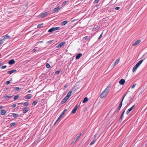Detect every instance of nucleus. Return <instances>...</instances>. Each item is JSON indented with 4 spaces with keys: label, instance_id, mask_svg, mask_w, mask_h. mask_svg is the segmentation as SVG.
Listing matches in <instances>:
<instances>
[{
    "label": "nucleus",
    "instance_id": "obj_50",
    "mask_svg": "<svg viewBox=\"0 0 147 147\" xmlns=\"http://www.w3.org/2000/svg\"><path fill=\"white\" fill-rule=\"evenodd\" d=\"M135 105H133L130 108V109L132 110L134 107Z\"/></svg>",
    "mask_w": 147,
    "mask_h": 147
},
{
    "label": "nucleus",
    "instance_id": "obj_54",
    "mask_svg": "<svg viewBox=\"0 0 147 147\" xmlns=\"http://www.w3.org/2000/svg\"><path fill=\"white\" fill-rule=\"evenodd\" d=\"M124 97H125V96H124L123 97V98H122V100H121V101H123V100Z\"/></svg>",
    "mask_w": 147,
    "mask_h": 147
},
{
    "label": "nucleus",
    "instance_id": "obj_40",
    "mask_svg": "<svg viewBox=\"0 0 147 147\" xmlns=\"http://www.w3.org/2000/svg\"><path fill=\"white\" fill-rule=\"evenodd\" d=\"M123 115H123V114H121V117H120V120H121V121L123 119L122 118H123Z\"/></svg>",
    "mask_w": 147,
    "mask_h": 147
},
{
    "label": "nucleus",
    "instance_id": "obj_58",
    "mask_svg": "<svg viewBox=\"0 0 147 147\" xmlns=\"http://www.w3.org/2000/svg\"><path fill=\"white\" fill-rule=\"evenodd\" d=\"M2 65V63H0V66H1Z\"/></svg>",
    "mask_w": 147,
    "mask_h": 147
},
{
    "label": "nucleus",
    "instance_id": "obj_29",
    "mask_svg": "<svg viewBox=\"0 0 147 147\" xmlns=\"http://www.w3.org/2000/svg\"><path fill=\"white\" fill-rule=\"evenodd\" d=\"M19 97V96L18 94L15 96L14 97V100H16Z\"/></svg>",
    "mask_w": 147,
    "mask_h": 147
},
{
    "label": "nucleus",
    "instance_id": "obj_33",
    "mask_svg": "<svg viewBox=\"0 0 147 147\" xmlns=\"http://www.w3.org/2000/svg\"><path fill=\"white\" fill-rule=\"evenodd\" d=\"M29 102H26L24 103V105L25 106H26L29 105Z\"/></svg>",
    "mask_w": 147,
    "mask_h": 147
},
{
    "label": "nucleus",
    "instance_id": "obj_31",
    "mask_svg": "<svg viewBox=\"0 0 147 147\" xmlns=\"http://www.w3.org/2000/svg\"><path fill=\"white\" fill-rule=\"evenodd\" d=\"M120 59L119 58L117 59L116 60V61H115V65L116 64H117L119 62V61Z\"/></svg>",
    "mask_w": 147,
    "mask_h": 147
},
{
    "label": "nucleus",
    "instance_id": "obj_32",
    "mask_svg": "<svg viewBox=\"0 0 147 147\" xmlns=\"http://www.w3.org/2000/svg\"><path fill=\"white\" fill-rule=\"evenodd\" d=\"M67 111V109H65L63 110V111L62 113H61V115H64L65 113Z\"/></svg>",
    "mask_w": 147,
    "mask_h": 147
},
{
    "label": "nucleus",
    "instance_id": "obj_26",
    "mask_svg": "<svg viewBox=\"0 0 147 147\" xmlns=\"http://www.w3.org/2000/svg\"><path fill=\"white\" fill-rule=\"evenodd\" d=\"M12 115L13 117L14 118H16L18 117V115L16 113H13Z\"/></svg>",
    "mask_w": 147,
    "mask_h": 147
},
{
    "label": "nucleus",
    "instance_id": "obj_8",
    "mask_svg": "<svg viewBox=\"0 0 147 147\" xmlns=\"http://www.w3.org/2000/svg\"><path fill=\"white\" fill-rule=\"evenodd\" d=\"M60 8L61 7H60V6H59L57 7L54 8V9L53 10V13H55L56 12L58 11L59 10H60Z\"/></svg>",
    "mask_w": 147,
    "mask_h": 147
},
{
    "label": "nucleus",
    "instance_id": "obj_49",
    "mask_svg": "<svg viewBox=\"0 0 147 147\" xmlns=\"http://www.w3.org/2000/svg\"><path fill=\"white\" fill-rule=\"evenodd\" d=\"M11 106L12 107L14 108L16 106V104H13V105H11Z\"/></svg>",
    "mask_w": 147,
    "mask_h": 147
},
{
    "label": "nucleus",
    "instance_id": "obj_63",
    "mask_svg": "<svg viewBox=\"0 0 147 147\" xmlns=\"http://www.w3.org/2000/svg\"><path fill=\"white\" fill-rule=\"evenodd\" d=\"M28 3H27V5H26V6H27V5H28Z\"/></svg>",
    "mask_w": 147,
    "mask_h": 147
},
{
    "label": "nucleus",
    "instance_id": "obj_9",
    "mask_svg": "<svg viewBox=\"0 0 147 147\" xmlns=\"http://www.w3.org/2000/svg\"><path fill=\"white\" fill-rule=\"evenodd\" d=\"M65 44V42H62L59 44L56 47V48L61 47L63 46Z\"/></svg>",
    "mask_w": 147,
    "mask_h": 147
},
{
    "label": "nucleus",
    "instance_id": "obj_17",
    "mask_svg": "<svg viewBox=\"0 0 147 147\" xmlns=\"http://www.w3.org/2000/svg\"><path fill=\"white\" fill-rule=\"evenodd\" d=\"M82 55V53H79L76 56V59H79Z\"/></svg>",
    "mask_w": 147,
    "mask_h": 147
},
{
    "label": "nucleus",
    "instance_id": "obj_27",
    "mask_svg": "<svg viewBox=\"0 0 147 147\" xmlns=\"http://www.w3.org/2000/svg\"><path fill=\"white\" fill-rule=\"evenodd\" d=\"M16 123L15 122L11 123L10 124V126L11 127H13L16 125Z\"/></svg>",
    "mask_w": 147,
    "mask_h": 147
},
{
    "label": "nucleus",
    "instance_id": "obj_46",
    "mask_svg": "<svg viewBox=\"0 0 147 147\" xmlns=\"http://www.w3.org/2000/svg\"><path fill=\"white\" fill-rule=\"evenodd\" d=\"M62 116L63 115H62L61 114L60 115V116H59V117L58 118L57 120H59L61 118Z\"/></svg>",
    "mask_w": 147,
    "mask_h": 147
},
{
    "label": "nucleus",
    "instance_id": "obj_37",
    "mask_svg": "<svg viewBox=\"0 0 147 147\" xmlns=\"http://www.w3.org/2000/svg\"><path fill=\"white\" fill-rule=\"evenodd\" d=\"M4 40L3 39H1L0 40V46H1V45L3 43Z\"/></svg>",
    "mask_w": 147,
    "mask_h": 147
},
{
    "label": "nucleus",
    "instance_id": "obj_4",
    "mask_svg": "<svg viewBox=\"0 0 147 147\" xmlns=\"http://www.w3.org/2000/svg\"><path fill=\"white\" fill-rule=\"evenodd\" d=\"M61 28L60 27H53L49 29L48 31V32L50 33L51 32L53 31L58 30H59L61 29Z\"/></svg>",
    "mask_w": 147,
    "mask_h": 147
},
{
    "label": "nucleus",
    "instance_id": "obj_45",
    "mask_svg": "<svg viewBox=\"0 0 147 147\" xmlns=\"http://www.w3.org/2000/svg\"><path fill=\"white\" fill-rule=\"evenodd\" d=\"M120 7H117L115 8V9L116 10H118L119 9Z\"/></svg>",
    "mask_w": 147,
    "mask_h": 147
},
{
    "label": "nucleus",
    "instance_id": "obj_44",
    "mask_svg": "<svg viewBox=\"0 0 147 147\" xmlns=\"http://www.w3.org/2000/svg\"><path fill=\"white\" fill-rule=\"evenodd\" d=\"M136 84H134V85L132 86L131 87V89H133V88H134L135 87V86H136Z\"/></svg>",
    "mask_w": 147,
    "mask_h": 147
},
{
    "label": "nucleus",
    "instance_id": "obj_16",
    "mask_svg": "<svg viewBox=\"0 0 147 147\" xmlns=\"http://www.w3.org/2000/svg\"><path fill=\"white\" fill-rule=\"evenodd\" d=\"M68 98L66 97H65L63 100L61 101V103L62 104H63L65 103L67 100Z\"/></svg>",
    "mask_w": 147,
    "mask_h": 147
},
{
    "label": "nucleus",
    "instance_id": "obj_35",
    "mask_svg": "<svg viewBox=\"0 0 147 147\" xmlns=\"http://www.w3.org/2000/svg\"><path fill=\"white\" fill-rule=\"evenodd\" d=\"M46 67L48 68L51 67V66L48 63H47L46 65Z\"/></svg>",
    "mask_w": 147,
    "mask_h": 147
},
{
    "label": "nucleus",
    "instance_id": "obj_2",
    "mask_svg": "<svg viewBox=\"0 0 147 147\" xmlns=\"http://www.w3.org/2000/svg\"><path fill=\"white\" fill-rule=\"evenodd\" d=\"M143 61V59L141 60L140 61L135 65L134 66L132 69L133 72H134L137 69Z\"/></svg>",
    "mask_w": 147,
    "mask_h": 147
},
{
    "label": "nucleus",
    "instance_id": "obj_55",
    "mask_svg": "<svg viewBox=\"0 0 147 147\" xmlns=\"http://www.w3.org/2000/svg\"><path fill=\"white\" fill-rule=\"evenodd\" d=\"M3 107L2 106H0V109L2 108Z\"/></svg>",
    "mask_w": 147,
    "mask_h": 147
},
{
    "label": "nucleus",
    "instance_id": "obj_11",
    "mask_svg": "<svg viewBox=\"0 0 147 147\" xmlns=\"http://www.w3.org/2000/svg\"><path fill=\"white\" fill-rule=\"evenodd\" d=\"M141 42V40H138L136 41L132 45V46H135L137 45L138 44L140 43Z\"/></svg>",
    "mask_w": 147,
    "mask_h": 147
},
{
    "label": "nucleus",
    "instance_id": "obj_64",
    "mask_svg": "<svg viewBox=\"0 0 147 147\" xmlns=\"http://www.w3.org/2000/svg\"><path fill=\"white\" fill-rule=\"evenodd\" d=\"M1 136V135L0 134V137Z\"/></svg>",
    "mask_w": 147,
    "mask_h": 147
},
{
    "label": "nucleus",
    "instance_id": "obj_43",
    "mask_svg": "<svg viewBox=\"0 0 147 147\" xmlns=\"http://www.w3.org/2000/svg\"><path fill=\"white\" fill-rule=\"evenodd\" d=\"M60 72V71H57L55 72V74H58Z\"/></svg>",
    "mask_w": 147,
    "mask_h": 147
},
{
    "label": "nucleus",
    "instance_id": "obj_12",
    "mask_svg": "<svg viewBox=\"0 0 147 147\" xmlns=\"http://www.w3.org/2000/svg\"><path fill=\"white\" fill-rule=\"evenodd\" d=\"M15 62L13 59H12L9 61L8 62V63L10 65H12L15 63Z\"/></svg>",
    "mask_w": 147,
    "mask_h": 147
},
{
    "label": "nucleus",
    "instance_id": "obj_34",
    "mask_svg": "<svg viewBox=\"0 0 147 147\" xmlns=\"http://www.w3.org/2000/svg\"><path fill=\"white\" fill-rule=\"evenodd\" d=\"M43 25V24H39L37 25L38 28H40L42 25Z\"/></svg>",
    "mask_w": 147,
    "mask_h": 147
},
{
    "label": "nucleus",
    "instance_id": "obj_38",
    "mask_svg": "<svg viewBox=\"0 0 147 147\" xmlns=\"http://www.w3.org/2000/svg\"><path fill=\"white\" fill-rule=\"evenodd\" d=\"M122 101H121V102L120 103L119 105V106L118 107L121 108V106H122Z\"/></svg>",
    "mask_w": 147,
    "mask_h": 147
},
{
    "label": "nucleus",
    "instance_id": "obj_22",
    "mask_svg": "<svg viewBox=\"0 0 147 147\" xmlns=\"http://www.w3.org/2000/svg\"><path fill=\"white\" fill-rule=\"evenodd\" d=\"M6 111L5 110H2L1 111V114L2 115H5L6 113Z\"/></svg>",
    "mask_w": 147,
    "mask_h": 147
},
{
    "label": "nucleus",
    "instance_id": "obj_5",
    "mask_svg": "<svg viewBox=\"0 0 147 147\" xmlns=\"http://www.w3.org/2000/svg\"><path fill=\"white\" fill-rule=\"evenodd\" d=\"M79 105H76L75 107L74 108V109L72 110V113H75L77 109L79 107Z\"/></svg>",
    "mask_w": 147,
    "mask_h": 147
},
{
    "label": "nucleus",
    "instance_id": "obj_52",
    "mask_svg": "<svg viewBox=\"0 0 147 147\" xmlns=\"http://www.w3.org/2000/svg\"><path fill=\"white\" fill-rule=\"evenodd\" d=\"M67 87V86L66 85H65L64 86V89H65Z\"/></svg>",
    "mask_w": 147,
    "mask_h": 147
},
{
    "label": "nucleus",
    "instance_id": "obj_48",
    "mask_svg": "<svg viewBox=\"0 0 147 147\" xmlns=\"http://www.w3.org/2000/svg\"><path fill=\"white\" fill-rule=\"evenodd\" d=\"M10 83V81H7L6 82V84L7 85H8V84H9Z\"/></svg>",
    "mask_w": 147,
    "mask_h": 147
},
{
    "label": "nucleus",
    "instance_id": "obj_60",
    "mask_svg": "<svg viewBox=\"0 0 147 147\" xmlns=\"http://www.w3.org/2000/svg\"><path fill=\"white\" fill-rule=\"evenodd\" d=\"M127 93H126L125 94V95H124V96H125L127 94Z\"/></svg>",
    "mask_w": 147,
    "mask_h": 147
},
{
    "label": "nucleus",
    "instance_id": "obj_36",
    "mask_svg": "<svg viewBox=\"0 0 147 147\" xmlns=\"http://www.w3.org/2000/svg\"><path fill=\"white\" fill-rule=\"evenodd\" d=\"M132 110L130 108H129V109H128L127 110V112H126V114H128Z\"/></svg>",
    "mask_w": 147,
    "mask_h": 147
},
{
    "label": "nucleus",
    "instance_id": "obj_59",
    "mask_svg": "<svg viewBox=\"0 0 147 147\" xmlns=\"http://www.w3.org/2000/svg\"><path fill=\"white\" fill-rule=\"evenodd\" d=\"M8 89V88H6V90H7Z\"/></svg>",
    "mask_w": 147,
    "mask_h": 147
},
{
    "label": "nucleus",
    "instance_id": "obj_57",
    "mask_svg": "<svg viewBox=\"0 0 147 147\" xmlns=\"http://www.w3.org/2000/svg\"><path fill=\"white\" fill-rule=\"evenodd\" d=\"M30 91H31V90H29L28 91V93H29V92H30Z\"/></svg>",
    "mask_w": 147,
    "mask_h": 147
},
{
    "label": "nucleus",
    "instance_id": "obj_7",
    "mask_svg": "<svg viewBox=\"0 0 147 147\" xmlns=\"http://www.w3.org/2000/svg\"><path fill=\"white\" fill-rule=\"evenodd\" d=\"M48 12H46L43 13H41L40 17L41 18H42L46 17L48 14Z\"/></svg>",
    "mask_w": 147,
    "mask_h": 147
},
{
    "label": "nucleus",
    "instance_id": "obj_30",
    "mask_svg": "<svg viewBox=\"0 0 147 147\" xmlns=\"http://www.w3.org/2000/svg\"><path fill=\"white\" fill-rule=\"evenodd\" d=\"M20 89V88L19 87H17L14 88V90H15V91H18Z\"/></svg>",
    "mask_w": 147,
    "mask_h": 147
},
{
    "label": "nucleus",
    "instance_id": "obj_15",
    "mask_svg": "<svg viewBox=\"0 0 147 147\" xmlns=\"http://www.w3.org/2000/svg\"><path fill=\"white\" fill-rule=\"evenodd\" d=\"M72 91H70L67 94V96H66V97H67L68 99L69 98V97L71 96V94L72 93Z\"/></svg>",
    "mask_w": 147,
    "mask_h": 147
},
{
    "label": "nucleus",
    "instance_id": "obj_39",
    "mask_svg": "<svg viewBox=\"0 0 147 147\" xmlns=\"http://www.w3.org/2000/svg\"><path fill=\"white\" fill-rule=\"evenodd\" d=\"M99 1H100V0H95L94 1V4L97 3L99 2Z\"/></svg>",
    "mask_w": 147,
    "mask_h": 147
},
{
    "label": "nucleus",
    "instance_id": "obj_41",
    "mask_svg": "<svg viewBox=\"0 0 147 147\" xmlns=\"http://www.w3.org/2000/svg\"><path fill=\"white\" fill-rule=\"evenodd\" d=\"M66 3H67V2H66V1H64V2L63 3H62V5L63 6H65V4H66Z\"/></svg>",
    "mask_w": 147,
    "mask_h": 147
},
{
    "label": "nucleus",
    "instance_id": "obj_6",
    "mask_svg": "<svg viewBox=\"0 0 147 147\" xmlns=\"http://www.w3.org/2000/svg\"><path fill=\"white\" fill-rule=\"evenodd\" d=\"M91 38L90 37V36H86L84 37L83 38V39L85 41H84V42H86V41L88 40L89 41L91 39Z\"/></svg>",
    "mask_w": 147,
    "mask_h": 147
},
{
    "label": "nucleus",
    "instance_id": "obj_3",
    "mask_svg": "<svg viewBox=\"0 0 147 147\" xmlns=\"http://www.w3.org/2000/svg\"><path fill=\"white\" fill-rule=\"evenodd\" d=\"M82 134L81 133L79 135L76 137H74L72 139V141L70 143V145H73L78 140L80 136Z\"/></svg>",
    "mask_w": 147,
    "mask_h": 147
},
{
    "label": "nucleus",
    "instance_id": "obj_25",
    "mask_svg": "<svg viewBox=\"0 0 147 147\" xmlns=\"http://www.w3.org/2000/svg\"><path fill=\"white\" fill-rule=\"evenodd\" d=\"M88 98L87 97H85L84 98V100H83L82 101V102L83 103H85L86 102L88 101Z\"/></svg>",
    "mask_w": 147,
    "mask_h": 147
},
{
    "label": "nucleus",
    "instance_id": "obj_56",
    "mask_svg": "<svg viewBox=\"0 0 147 147\" xmlns=\"http://www.w3.org/2000/svg\"><path fill=\"white\" fill-rule=\"evenodd\" d=\"M96 134H95L94 135V138H95L96 137Z\"/></svg>",
    "mask_w": 147,
    "mask_h": 147
},
{
    "label": "nucleus",
    "instance_id": "obj_61",
    "mask_svg": "<svg viewBox=\"0 0 147 147\" xmlns=\"http://www.w3.org/2000/svg\"><path fill=\"white\" fill-rule=\"evenodd\" d=\"M58 121V120H57H57H56V121H55L56 123H57Z\"/></svg>",
    "mask_w": 147,
    "mask_h": 147
},
{
    "label": "nucleus",
    "instance_id": "obj_42",
    "mask_svg": "<svg viewBox=\"0 0 147 147\" xmlns=\"http://www.w3.org/2000/svg\"><path fill=\"white\" fill-rule=\"evenodd\" d=\"M7 67L6 65H4L1 67V68L2 69H5Z\"/></svg>",
    "mask_w": 147,
    "mask_h": 147
},
{
    "label": "nucleus",
    "instance_id": "obj_28",
    "mask_svg": "<svg viewBox=\"0 0 147 147\" xmlns=\"http://www.w3.org/2000/svg\"><path fill=\"white\" fill-rule=\"evenodd\" d=\"M37 102L36 100H35L32 103V105L34 106H35L37 104Z\"/></svg>",
    "mask_w": 147,
    "mask_h": 147
},
{
    "label": "nucleus",
    "instance_id": "obj_13",
    "mask_svg": "<svg viewBox=\"0 0 147 147\" xmlns=\"http://www.w3.org/2000/svg\"><path fill=\"white\" fill-rule=\"evenodd\" d=\"M125 82V80L124 79H121L119 81V83L121 85H123L124 84Z\"/></svg>",
    "mask_w": 147,
    "mask_h": 147
},
{
    "label": "nucleus",
    "instance_id": "obj_1",
    "mask_svg": "<svg viewBox=\"0 0 147 147\" xmlns=\"http://www.w3.org/2000/svg\"><path fill=\"white\" fill-rule=\"evenodd\" d=\"M109 88L107 86L105 89L102 92L100 96V97L101 98H103L105 97L107 94L109 92Z\"/></svg>",
    "mask_w": 147,
    "mask_h": 147
},
{
    "label": "nucleus",
    "instance_id": "obj_18",
    "mask_svg": "<svg viewBox=\"0 0 147 147\" xmlns=\"http://www.w3.org/2000/svg\"><path fill=\"white\" fill-rule=\"evenodd\" d=\"M32 96L31 94H28L26 96V99H30L31 98Z\"/></svg>",
    "mask_w": 147,
    "mask_h": 147
},
{
    "label": "nucleus",
    "instance_id": "obj_23",
    "mask_svg": "<svg viewBox=\"0 0 147 147\" xmlns=\"http://www.w3.org/2000/svg\"><path fill=\"white\" fill-rule=\"evenodd\" d=\"M120 109V108L118 107L117 108V110L115 111L114 113L115 114L116 113V114H117L118 113H119Z\"/></svg>",
    "mask_w": 147,
    "mask_h": 147
},
{
    "label": "nucleus",
    "instance_id": "obj_19",
    "mask_svg": "<svg viewBox=\"0 0 147 147\" xmlns=\"http://www.w3.org/2000/svg\"><path fill=\"white\" fill-rule=\"evenodd\" d=\"M68 22V21L67 20L64 21L61 23V25L62 26L64 25L67 24Z\"/></svg>",
    "mask_w": 147,
    "mask_h": 147
},
{
    "label": "nucleus",
    "instance_id": "obj_53",
    "mask_svg": "<svg viewBox=\"0 0 147 147\" xmlns=\"http://www.w3.org/2000/svg\"><path fill=\"white\" fill-rule=\"evenodd\" d=\"M125 110H124L123 112H122V114H123V115H124V113L125 112Z\"/></svg>",
    "mask_w": 147,
    "mask_h": 147
},
{
    "label": "nucleus",
    "instance_id": "obj_10",
    "mask_svg": "<svg viewBox=\"0 0 147 147\" xmlns=\"http://www.w3.org/2000/svg\"><path fill=\"white\" fill-rule=\"evenodd\" d=\"M17 72V70L15 69L9 71L7 72V74H12L15 73H16Z\"/></svg>",
    "mask_w": 147,
    "mask_h": 147
},
{
    "label": "nucleus",
    "instance_id": "obj_21",
    "mask_svg": "<svg viewBox=\"0 0 147 147\" xmlns=\"http://www.w3.org/2000/svg\"><path fill=\"white\" fill-rule=\"evenodd\" d=\"M10 37V36L8 35L7 34L5 36H3V40H5V39H8Z\"/></svg>",
    "mask_w": 147,
    "mask_h": 147
},
{
    "label": "nucleus",
    "instance_id": "obj_47",
    "mask_svg": "<svg viewBox=\"0 0 147 147\" xmlns=\"http://www.w3.org/2000/svg\"><path fill=\"white\" fill-rule=\"evenodd\" d=\"M102 34H100V36L98 38V40L100 39L101 38V37L102 36Z\"/></svg>",
    "mask_w": 147,
    "mask_h": 147
},
{
    "label": "nucleus",
    "instance_id": "obj_51",
    "mask_svg": "<svg viewBox=\"0 0 147 147\" xmlns=\"http://www.w3.org/2000/svg\"><path fill=\"white\" fill-rule=\"evenodd\" d=\"M36 49H34L32 50L33 52H34L36 51Z\"/></svg>",
    "mask_w": 147,
    "mask_h": 147
},
{
    "label": "nucleus",
    "instance_id": "obj_14",
    "mask_svg": "<svg viewBox=\"0 0 147 147\" xmlns=\"http://www.w3.org/2000/svg\"><path fill=\"white\" fill-rule=\"evenodd\" d=\"M13 97V95L11 94H9L8 95H6L4 96V97L5 99H7L11 98Z\"/></svg>",
    "mask_w": 147,
    "mask_h": 147
},
{
    "label": "nucleus",
    "instance_id": "obj_20",
    "mask_svg": "<svg viewBox=\"0 0 147 147\" xmlns=\"http://www.w3.org/2000/svg\"><path fill=\"white\" fill-rule=\"evenodd\" d=\"M29 110V109L26 107L24 108V109L23 110V113H26Z\"/></svg>",
    "mask_w": 147,
    "mask_h": 147
},
{
    "label": "nucleus",
    "instance_id": "obj_62",
    "mask_svg": "<svg viewBox=\"0 0 147 147\" xmlns=\"http://www.w3.org/2000/svg\"><path fill=\"white\" fill-rule=\"evenodd\" d=\"M56 123V122H55V123H54V125H55Z\"/></svg>",
    "mask_w": 147,
    "mask_h": 147
},
{
    "label": "nucleus",
    "instance_id": "obj_24",
    "mask_svg": "<svg viewBox=\"0 0 147 147\" xmlns=\"http://www.w3.org/2000/svg\"><path fill=\"white\" fill-rule=\"evenodd\" d=\"M96 139H94V140H93L91 142V143H90V145H92L93 144H94V143L96 142Z\"/></svg>",
    "mask_w": 147,
    "mask_h": 147
}]
</instances>
